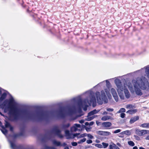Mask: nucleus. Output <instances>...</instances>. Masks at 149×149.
I'll use <instances>...</instances> for the list:
<instances>
[{"label": "nucleus", "mask_w": 149, "mask_h": 149, "mask_svg": "<svg viewBox=\"0 0 149 149\" xmlns=\"http://www.w3.org/2000/svg\"><path fill=\"white\" fill-rule=\"evenodd\" d=\"M49 147H45L46 149H49Z\"/></svg>", "instance_id": "052dcab7"}, {"label": "nucleus", "mask_w": 149, "mask_h": 149, "mask_svg": "<svg viewBox=\"0 0 149 149\" xmlns=\"http://www.w3.org/2000/svg\"><path fill=\"white\" fill-rule=\"evenodd\" d=\"M73 100L74 101H76V98H74L73 99Z\"/></svg>", "instance_id": "680f3d73"}, {"label": "nucleus", "mask_w": 149, "mask_h": 149, "mask_svg": "<svg viewBox=\"0 0 149 149\" xmlns=\"http://www.w3.org/2000/svg\"><path fill=\"white\" fill-rule=\"evenodd\" d=\"M139 119V117L138 116H135L131 119L130 122L131 124L133 123L135 121L138 120Z\"/></svg>", "instance_id": "f3484780"}, {"label": "nucleus", "mask_w": 149, "mask_h": 149, "mask_svg": "<svg viewBox=\"0 0 149 149\" xmlns=\"http://www.w3.org/2000/svg\"><path fill=\"white\" fill-rule=\"evenodd\" d=\"M125 109L124 108H121L120 110L117 112L118 113H120L125 112Z\"/></svg>", "instance_id": "393cba45"}, {"label": "nucleus", "mask_w": 149, "mask_h": 149, "mask_svg": "<svg viewBox=\"0 0 149 149\" xmlns=\"http://www.w3.org/2000/svg\"><path fill=\"white\" fill-rule=\"evenodd\" d=\"M137 111V110L136 109H133L128 110L126 112V113H128L130 114H132L136 113Z\"/></svg>", "instance_id": "6ab92c4d"}, {"label": "nucleus", "mask_w": 149, "mask_h": 149, "mask_svg": "<svg viewBox=\"0 0 149 149\" xmlns=\"http://www.w3.org/2000/svg\"><path fill=\"white\" fill-rule=\"evenodd\" d=\"M114 149H120L119 148L118 146H117L116 145Z\"/></svg>", "instance_id": "3c124183"}, {"label": "nucleus", "mask_w": 149, "mask_h": 149, "mask_svg": "<svg viewBox=\"0 0 149 149\" xmlns=\"http://www.w3.org/2000/svg\"><path fill=\"white\" fill-rule=\"evenodd\" d=\"M2 132L5 135H6L7 132V131L5 128H3L1 130Z\"/></svg>", "instance_id": "c756f323"}, {"label": "nucleus", "mask_w": 149, "mask_h": 149, "mask_svg": "<svg viewBox=\"0 0 149 149\" xmlns=\"http://www.w3.org/2000/svg\"><path fill=\"white\" fill-rule=\"evenodd\" d=\"M95 146L98 148H103V146L99 144H96Z\"/></svg>", "instance_id": "72a5a7b5"}, {"label": "nucleus", "mask_w": 149, "mask_h": 149, "mask_svg": "<svg viewBox=\"0 0 149 149\" xmlns=\"http://www.w3.org/2000/svg\"><path fill=\"white\" fill-rule=\"evenodd\" d=\"M111 134L110 132L107 131H104L103 136H108Z\"/></svg>", "instance_id": "c85d7f7f"}, {"label": "nucleus", "mask_w": 149, "mask_h": 149, "mask_svg": "<svg viewBox=\"0 0 149 149\" xmlns=\"http://www.w3.org/2000/svg\"><path fill=\"white\" fill-rule=\"evenodd\" d=\"M144 71V69L143 68H142L141 69V70H140L139 71L141 72H143Z\"/></svg>", "instance_id": "49530a36"}, {"label": "nucleus", "mask_w": 149, "mask_h": 149, "mask_svg": "<svg viewBox=\"0 0 149 149\" xmlns=\"http://www.w3.org/2000/svg\"><path fill=\"white\" fill-rule=\"evenodd\" d=\"M101 95H100V92H97L96 93V95L97 103L100 104H102L103 102L107 103L108 99L105 95V93L104 91H101Z\"/></svg>", "instance_id": "39448f33"}, {"label": "nucleus", "mask_w": 149, "mask_h": 149, "mask_svg": "<svg viewBox=\"0 0 149 149\" xmlns=\"http://www.w3.org/2000/svg\"><path fill=\"white\" fill-rule=\"evenodd\" d=\"M96 124H97V125H99V122H98V121H96Z\"/></svg>", "instance_id": "bf43d9fd"}, {"label": "nucleus", "mask_w": 149, "mask_h": 149, "mask_svg": "<svg viewBox=\"0 0 149 149\" xmlns=\"http://www.w3.org/2000/svg\"><path fill=\"white\" fill-rule=\"evenodd\" d=\"M65 143H64V145H65Z\"/></svg>", "instance_id": "774afa93"}, {"label": "nucleus", "mask_w": 149, "mask_h": 149, "mask_svg": "<svg viewBox=\"0 0 149 149\" xmlns=\"http://www.w3.org/2000/svg\"><path fill=\"white\" fill-rule=\"evenodd\" d=\"M86 139L85 138H84L83 139H81L78 142V144H81L84 142L86 141Z\"/></svg>", "instance_id": "a878e982"}, {"label": "nucleus", "mask_w": 149, "mask_h": 149, "mask_svg": "<svg viewBox=\"0 0 149 149\" xmlns=\"http://www.w3.org/2000/svg\"><path fill=\"white\" fill-rule=\"evenodd\" d=\"M5 125L6 127H9L10 126V124L7 122H6Z\"/></svg>", "instance_id": "f704fd0d"}, {"label": "nucleus", "mask_w": 149, "mask_h": 149, "mask_svg": "<svg viewBox=\"0 0 149 149\" xmlns=\"http://www.w3.org/2000/svg\"><path fill=\"white\" fill-rule=\"evenodd\" d=\"M106 86L109 90L105 89L104 90L108 98L110 99L111 98L112 96L109 92V88L111 87V85L110 82L108 80H106Z\"/></svg>", "instance_id": "0eeeda50"}, {"label": "nucleus", "mask_w": 149, "mask_h": 149, "mask_svg": "<svg viewBox=\"0 0 149 149\" xmlns=\"http://www.w3.org/2000/svg\"><path fill=\"white\" fill-rule=\"evenodd\" d=\"M116 145L115 144L113 143L112 144L110 145L109 146V147L110 149H114L115 147L116 146Z\"/></svg>", "instance_id": "bb28decb"}, {"label": "nucleus", "mask_w": 149, "mask_h": 149, "mask_svg": "<svg viewBox=\"0 0 149 149\" xmlns=\"http://www.w3.org/2000/svg\"><path fill=\"white\" fill-rule=\"evenodd\" d=\"M109 119L113 120V118L110 116L107 115L104 116L101 118V120L103 121H106Z\"/></svg>", "instance_id": "f8f14e48"}, {"label": "nucleus", "mask_w": 149, "mask_h": 149, "mask_svg": "<svg viewBox=\"0 0 149 149\" xmlns=\"http://www.w3.org/2000/svg\"><path fill=\"white\" fill-rule=\"evenodd\" d=\"M102 144L103 146V148H106L109 145L108 143H106L104 142H102Z\"/></svg>", "instance_id": "2f4dec72"}, {"label": "nucleus", "mask_w": 149, "mask_h": 149, "mask_svg": "<svg viewBox=\"0 0 149 149\" xmlns=\"http://www.w3.org/2000/svg\"><path fill=\"white\" fill-rule=\"evenodd\" d=\"M80 128V125L79 124H75L71 128V130L72 132H75L78 130V128Z\"/></svg>", "instance_id": "9b49d317"}, {"label": "nucleus", "mask_w": 149, "mask_h": 149, "mask_svg": "<svg viewBox=\"0 0 149 149\" xmlns=\"http://www.w3.org/2000/svg\"><path fill=\"white\" fill-rule=\"evenodd\" d=\"M107 110L109 111H113V109L111 108H107Z\"/></svg>", "instance_id": "ea45409f"}, {"label": "nucleus", "mask_w": 149, "mask_h": 149, "mask_svg": "<svg viewBox=\"0 0 149 149\" xmlns=\"http://www.w3.org/2000/svg\"><path fill=\"white\" fill-rule=\"evenodd\" d=\"M119 136V137H122V136Z\"/></svg>", "instance_id": "0e129e2a"}, {"label": "nucleus", "mask_w": 149, "mask_h": 149, "mask_svg": "<svg viewBox=\"0 0 149 149\" xmlns=\"http://www.w3.org/2000/svg\"><path fill=\"white\" fill-rule=\"evenodd\" d=\"M65 133L67 139H70L72 138V134L70 133L68 130H66L65 131Z\"/></svg>", "instance_id": "ddd939ff"}, {"label": "nucleus", "mask_w": 149, "mask_h": 149, "mask_svg": "<svg viewBox=\"0 0 149 149\" xmlns=\"http://www.w3.org/2000/svg\"><path fill=\"white\" fill-rule=\"evenodd\" d=\"M117 145L119 146H121V144L119 143H117Z\"/></svg>", "instance_id": "6e6d98bb"}, {"label": "nucleus", "mask_w": 149, "mask_h": 149, "mask_svg": "<svg viewBox=\"0 0 149 149\" xmlns=\"http://www.w3.org/2000/svg\"><path fill=\"white\" fill-rule=\"evenodd\" d=\"M79 133H76L75 134H74V136H77L78 138H80L86 136V133H84L83 134H81L79 136Z\"/></svg>", "instance_id": "dca6fc26"}, {"label": "nucleus", "mask_w": 149, "mask_h": 149, "mask_svg": "<svg viewBox=\"0 0 149 149\" xmlns=\"http://www.w3.org/2000/svg\"><path fill=\"white\" fill-rule=\"evenodd\" d=\"M139 149H145L144 148L142 147H140L139 148Z\"/></svg>", "instance_id": "13d9d810"}, {"label": "nucleus", "mask_w": 149, "mask_h": 149, "mask_svg": "<svg viewBox=\"0 0 149 149\" xmlns=\"http://www.w3.org/2000/svg\"><path fill=\"white\" fill-rule=\"evenodd\" d=\"M0 114L2 116H3V115L2 114V113L0 112Z\"/></svg>", "instance_id": "e2e57ef3"}, {"label": "nucleus", "mask_w": 149, "mask_h": 149, "mask_svg": "<svg viewBox=\"0 0 149 149\" xmlns=\"http://www.w3.org/2000/svg\"><path fill=\"white\" fill-rule=\"evenodd\" d=\"M1 93L0 92V102H1L3 100L6 98L7 94L6 93H4L1 95Z\"/></svg>", "instance_id": "4468645a"}, {"label": "nucleus", "mask_w": 149, "mask_h": 149, "mask_svg": "<svg viewBox=\"0 0 149 149\" xmlns=\"http://www.w3.org/2000/svg\"><path fill=\"white\" fill-rule=\"evenodd\" d=\"M79 122L80 123H83L84 122V120H80L79 121Z\"/></svg>", "instance_id": "09e8293b"}, {"label": "nucleus", "mask_w": 149, "mask_h": 149, "mask_svg": "<svg viewBox=\"0 0 149 149\" xmlns=\"http://www.w3.org/2000/svg\"><path fill=\"white\" fill-rule=\"evenodd\" d=\"M99 111V110L97 111L96 109H94L89 113L88 114V118L86 119V120L87 121H90L93 120L95 117V116H93L92 117L90 116L93 115L94 114L97 113Z\"/></svg>", "instance_id": "423d86ee"}, {"label": "nucleus", "mask_w": 149, "mask_h": 149, "mask_svg": "<svg viewBox=\"0 0 149 149\" xmlns=\"http://www.w3.org/2000/svg\"><path fill=\"white\" fill-rule=\"evenodd\" d=\"M148 134H149V130H148Z\"/></svg>", "instance_id": "338daca9"}, {"label": "nucleus", "mask_w": 149, "mask_h": 149, "mask_svg": "<svg viewBox=\"0 0 149 149\" xmlns=\"http://www.w3.org/2000/svg\"><path fill=\"white\" fill-rule=\"evenodd\" d=\"M110 91L115 101L117 102L118 101V97L115 89L112 88L110 89Z\"/></svg>", "instance_id": "1a4fd4ad"}, {"label": "nucleus", "mask_w": 149, "mask_h": 149, "mask_svg": "<svg viewBox=\"0 0 149 149\" xmlns=\"http://www.w3.org/2000/svg\"><path fill=\"white\" fill-rule=\"evenodd\" d=\"M104 132L101 131H97V133L100 135L103 136Z\"/></svg>", "instance_id": "7c9ffc66"}, {"label": "nucleus", "mask_w": 149, "mask_h": 149, "mask_svg": "<svg viewBox=\"0 0 149 149\" xmlns=\"http://www.w3.org/2000/svg\"><path fill=\"white\" fill-rule=\"evenodd\" d=\"M114 83L117 87V91L119 97L121 99L123 100L125 97L123 93V91L127 98H129L130 97V93L127 89V87L129 88L131 93H134L135 92L137 95H141L142 93L141 89H145V85L147 84L148 82L145 77H142L137 78L132 81L134 88L132 84L130 82H126L123 86L120 80L118 79H115Z\"/></svg>", "instance_id": "f257e3e1"}, {"label": "nucleus", "mask_w": 149, "mask_h": 149, "mask_svg": "<svg viewBox=\"0 0 149 149\" xmlns=\"http://www.w3.org/2000/svg\"><path fill=\"white\" fill-rule=\"evenodd\" d=\"M70 125V124L69 123H68L66 125H63V127L65 128H66L68 127Z\"/></svg>", "instance_id": "58836bf2"}, {"label": "nucleus", "mask_w": 149, "mask_h": 149, "mask_svg": "<svg viewBox=\"0 0 149 149\" xmlns=\"http://www.w3.org/2000/svg\"><path fill=\"white\" fill-rule=\"evenodd\" d=\"M128 143L129 145L132 146H133L134 145V143L131 141H128Z\"/></svg>", "instance_id": "cd10ccee"}, {"label": "nucleus", "mask_w": 149, "mask_h": 149, "mask_svg": "<svg viewBox=\"0 0 149 149\" xmlns=\"http://www.w3.org/2000/svg\"><path fill=\"white\" fill-rule=\"evenodd\" d=\"M105 84V82H104V81L103 82H101V83H100L99 84L97 85V86H102L103 85H104Z\"/></svg>", "instance_id": "c9c22d12"}, {"label": "nucleus", "mask_w": 149, "mask_h": 149, "mask_svg": "<svg viewBox=\"0 0 149 149\" xmlns=\"http://www.w3.org/2000/svg\"><path fill=\"white\" fill-rule=\"evenodd\" d=\"M94 123V122H91L90 123H89V125L91 126Z\"/></svg>", "instance_id": "c03bdc74"}, {"label": "nucleus", "mask_w": 149, "mask_h": 149, "mask_svg": "<svg viewBox=\"0 0 149 149\" xmlns=\"http://www.w3.org/2000/svg\"><path fill=\"white\" fill-rule=\"evenodd\" d=\"M108 112H106V111H104V112L103 113H102V114L103 115H107V114H108Z\"/></svg>", "instance_id": "de8ad7c7"}, {"label": "nucleus", "mask_w": 149, "mask_h": 149, "mask_svg": "<svg viewBox=\"0 0 149 149\" xmlns=\"http://www.w3.org/2000/svg\"><path fill=\"white\" fill-rule=\"evenodd\" d=\"M86 136H88V138L89 139H93V137L91 134H87L86 133Z\"/></svg>", "instance_id": "473e14b6"}, {"label": "nucleus", "mask_w": 149, "mask_h": 149, "mask_svg": "<svg viewBox=\"0 0 149 149\" xmlns=\"http://www.w3.org/2000/svg\"><path fill=\"white\" fill-rule=\"evenodd\" d=\"M140 127L143 128H149V123H144L142 124Z\"/></svg>", "instance_id": "412c9836"}, {"label": "nucleus", "mask_w": 149, "mask_h": 149, "mask_svg": "<svg viewBox=\"0 0 149 149\" xmlns=\"http://www.w3.org/2000/svg\"><path fill=\"white\" fill-rule=\"evenodd\" d=\"M53 131L59 138H62L63 137V136L61 134V131L58 128H55Z\"/></svg>", "instance_id": "9d476101"}, {"label": "nucleus", "mask_w": 149, "mask_h": 149, "mask_svg": "<svg viewBox=\"0 0 149 149\" xmlns=\"http://www.w3.org/2000/svg\"><path fill=\"white\" fill-rule=\"evenodd\" d=\"M85 124L86 125H89V123L88 122H86Z\"/></svg>", "instance_id": "8fccbe9b"}, {"label": "nucleus", "mask_w": 149, "mask_h": 149, "mask_svg": "<svg viewBox=\"0 0 149 149\" xmlns=\"http://www.w3.org/2000/svg\"><path fill=\"white\" fill-rule=\"evenodd\" d=\"M7 107L9 109V113L16 120L20 117L29 118L30 117V113L26 110H21L18 107V103L13 97L5 100L3 103L4 106L7 104Z\"/></svg>", "instance_id": "f03ea898"}, {"label": "nucleus", "mask_w": 149, "mask_h": 149, "mask_svg": "<svg viewBox=\"0 0 149 149\" xmlns=\"http://www.w3.org/2000/svg\"><path fill=\"white\" fill-rule=\"evenodd\" d=\"M64 149H69V148L68 146H66L64 148Z\"/></svg>", "instance_id": "4d7b16f0"}, {"label": "nucleus", "mask_w": 149, "mask_h": 149, "mask_svg": "<svg viewBox=\"0 0 149 149\" xmlns=\"http://www.w3.org/2000/svg\"><path fill=\"white\" fill-rule=\"evenodd\" d=\"M145 72L146 76L149 79V68L148 67H145Z\"/></svg>", "instance_id": "aec40b11"}, {"label": "nucleus", "mask_w": 149, "mask_h": 149, "mask_svg": "<svg viewBox=\"0 0 149 149\" xmlns=\"http://www.w3.org/2000/svg\"><path fill=\"white\" fill-rule=\"evenodd\" d=\"M145 139L146 140H149V135L147 136L146 138H145Z\"/></svg>", "instance_id": "a18cd8bd"}, {"label": "nucleus", "mask_w": 149, "mask_h": 149, "mask_svg": "<svg viewBox=\"0 0 149 149\" xmlns=\"http://www.w3.org/2000/svg\"><path fill=\"white\" fill-rule=\"evenodd\" d=\"M125 114L124 113H122L120 114V117L122 118H124L125 116Z\"/></svg>", "instance_id": "a19ab883"}, {"label": "nucleus", "mask_w": 149, "mask_h": 149, "mask_svg": "<svg viewBox=\"0 0 149 149\" xmlns=\"http://www.w3.org/2000/svg\"><path fill=\"white\" fill-rule=\"evenodd\" d=\"M11 148L13 149H15L16 148V146L13 142L10 141Z\"/></svg>", "instance_id": "5701e85b"}, {"label": "nucleus", "mask_w": 149, "mask_h": 149, "mask_svg": "<svg viewBox=\"0 0 149 149\" xmlns=\"http://www.w3.org/2000/svg\"><path fill=\"white\" fill-rule=\"evenodd\" d=\"M53 144L56 146H61V144L60 142L57 141L56 140H54L53 141Z\"/></svg>", "instance_id": "4be33fe9"}, {"label": "nucleus", "mask_w": 149, "mask_h": 149, "mask_svg": "<svg viewBox=\"0 0 149 149\" xmlns=\"http://www.w3.org/2000/svg\"><path fill=\"white\" fill-rule=\"evenodd\" d=\"M133 149H138V148L137 146H135L133 148Z\"/></svg>", "instance_id": "5fc2aeb1"}, {"label": "nucleus", "mask_w": 149, "mask_h": 149, "mask_svg": "<svg viewBox=\"0 0 149 149\" xmlns=\"http://www.w3.org/2000/svg\"><path fill=\"white\" fill-rule=\"evenodd\" d=\"M121 132V130L120 129H118L116 130L113 132V133L116 134L119 132Z\"/></svg>", "instance_id": "4c0bfd02"}, {"label": "nucleus", "mask_w": 149, "mask_h": 149, "mask_svg": "<svg viewBox=\"0 0 149 149\" xmlns=\"http://www.w3.org/2000/svg\"><path fill=\"white\" fill-rule=\"evenodd\" d=\"M85 128L87 131L89 132L90 131V130L91 129V127H86Z\"/></svg>", "instance_id": "e433bc0d"}, {"label": "nucleus", "mask_w": 149, "mask_h": 149, "mask_svg": "<svg viewBox=\"0 0 149 149\" xmlns=\"http://www.w3.org/2000/svg\"><path fill=\"white\" fill-rule=\"evenodd\" d=\"M76 107L66 108H62L60 111V115L61 117H63L66 115H70L76 113Z\"/></svg>", "instance_id": "20e7f679"}, {"label": "nucleus", "mask_w": 149, "mask_h": 149, "mask_svg": "<svg viewBox=\"0 0 149 149\" xmlns=\"http://www.w3.org/2000/svg\"><path fill=\"white\" fill-rule=\"evenodd\" d=\"M9 127L10 128V130L11 131H13V127L10 126Z\"/></svg>", "instance_id": "603ef678"}, {"label": "nucleus", "mask_w": 149, "mask_h": 149, "mask_svg": "<svg viewBox=\"0 0 149 149\" xmlns=\"http://www.w3.org/2000/svg\"><path fill=\"white\" fill-rule=\"evenodd\" d=\"M134 106L132 104H129L126 105V108L128 109H131L133 108Z\"/></svg>", "instance_id": "b1692460"}, {"label": "nucleus", "mask_w": 149, "mask_h": 149, "mask_svg": "<svg viewBox=\"0 0 149 149\" xmlns=\"http://www.w3.org/2000/svg\"><path fill=\"white\" fill-rule=\"evenodd\" d=\"M77 143L75 142H73L72 143V144L73 146H76L77 145Z\"/></svg>", "instance_id": "79ce46f5"}, {"label": "nucleus", "mask_w": 149, "mask_h": 149, "mask_svg": "<svg viewBox=\"0 0 149 149\" xmlns=\"http://www.w3.org/2000/svg\"><path fill=\"white\" fill-rule=\"evenodd\" d=\"M148 130H140L137 129L136 130V133L139 136H142L148 133Z\"/></svg>", "instance_id": "6e6552de"}, {"label": "nucleus", "mask_w": 149, "mask_h": 149, "mask_svg": "<svg viewBox=\"0 0 149 149\" xmlns=\"http://www.w3.org/2000/svg\"><path fill=\"white\" fill-rule=\"evenodd\" d=\"M135 137H138V136H135Z\"/></svg>", "instance_id": "69168bd1"}, {"label": "nucleus", "mask_w": 149, "mask_h": 149, "mask_svg": "<svg viewBox=\"0 0 149 149\" xmlns=\"http://www.w3.org/2000/svg\"><path fill=\"white\" fill-rule=\"evenodd\" d=\"M86 95L88 97L83 101L81 100L77 102L78 105L79 109L82 108L83 109L84 111L87 110V108L88 106V104L91 105L92 104L93 107H94L96 104V100L95 97L94 93L91 91H89L86 93Z\"/></svg>", "instance_id": "7ed1b4c3"}, {"label": "nucleus", "mask_w": 149, "mask_h": 149, "mask_svg": "<svg viewBox=\"0 0 149 149\" xmlns=\"http://www.w3.org/2000/svg\"><path fill=\"white\" fill-rule=\"evenodd\" d=\"M41 117H43L45 116V114L44 113H42L41 114Z\"/></svg>", "instance_id": "864d4df0"}, {"label": "nucleus", "mask_w": 149, "mask_h": 149, "mask_svg": "<svg viewBox=\"0 0 149 149\" xmlns=\"http://www.w3.org/2000/svg\"><path fill=\"white\" fill-rule=\"evenodd\" d=\"M119 134L122 135L125 134L128 136H129L131 134V132L129 130H127L122 132Z\"/></svg>", "instance_id": "a211bd4d"}, {"label": "nucleus", "mask_w": 149, "mask_h": 149, "mask_svg": "<svg viewBox=\"0 0 149 149\" xmlns=\"http://www.w3.org/2000/svg\"><path fill=\"white\" fill-rule=\"evenodd\" d=\"M102 125L104 127H110L111 125L112 124L110 122H105L103 123H102Z\"/></svg>", "instance_id": "2eb2a0df"}, {"label": "nucleus", "mask_w": 149, "mask_h": 149, "mask_svg": "<svg viewBox=\"0 0 149 149\" xmlns=\"http://www.w3.org/2000/svg\"><path fill=\"white\" fill-rule=\"evenodd\" d=\"M92 141L91 140H87L86 143L88 144H90L92 143Z\"/></svg>", "instance_id": "37998d69"}]
</instances>
